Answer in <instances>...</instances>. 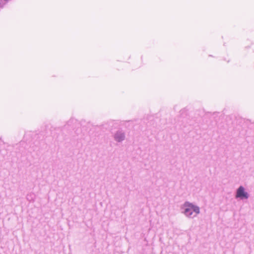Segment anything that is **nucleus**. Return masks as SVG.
I'll return each mask as SVG.
<instances>
[{
	"label": "nucleus",
	"instance_id": "obj_1",
	"mask_svg": "<svg viewBox=\"0 0 254 254\" xmlns=\"http://www.w3.org/2000/svg\"><path fill=\"white\" fill-rule=\"evenodd\" d=\"M182 213L187 217L193 218L200 213V208L189 201H186L181 206Z\"/></svg>",
	"mask_w": 254,
	"mask_h": 254
},
{
	"label": "nucleus",
	"instance_id": "obj_2",
	"mask_svg": "<svg viewBox=\"0 0 254 254\" xmlns=\"http://www.w3.org/2000/svg\"><path fill=\"white\" fill-rule=\"evenodd\" d=\"M250 195L245 190V188L241 186L236 190V198H240V199H247L249 198Z\"/></svg>",
	"mask_w": 254,
	"mask_h": 254
},
{
	"label": "nucleus",
	"instance_id": "obj_3",
	"mask_svg": "<svg viewBox=\"0 0 254 254\" xmlns=\"http://www.w3.org/2000/svg\"><path fill=\"white\" fill-rule=\"evenodd\" d=\"M113 137L116 142L120 143L125 140L126 134L123 130H118L115 132Z\"/></svg>",
	"mask_w": 254,
	"mask_h": 254
},
{
	"label": "nucleus",
	"instance_id": "obj_4",
	"mask_svg": "<svg viewBox=\"0 0 254 254\" xmlns=\"http://www.w3.org/2000/svg\"><path fill=\"white\" fill-rule=\"evenodd\" d=\"M10 0H0V8L3 7L4 5L7 3Z\"/></svg>",
	"mask_w": 254,
	"mask_h": 254
},
{
	"label": "nucleus",
	"instance_id": "obj_5",
	"mask_svg": "<svg viewBox=\"0 0 254 254\" xmlns=\"http://www.w3.org/2000/svg\"><path fill=\"white\" fill-rule=\"evenodd\" d=\"M26 198L27 199L30 201H33L34 200L33 197V194H28Z\"/></svg>",
	"mask_w": 254,
	"mask_h": 254
},
{
	"label": "nucleus",
	"instance_id": "obj_6",
	"mask_svg": "<svg viewBox=\"0 0 254 254\" xmlns=\"http://www.w3.org/2000/svg\"><path fill=\"white\" fill-rule=\"evenodd\" d=\"M71 123V121L67 123V126L69 125L70 124V123Z\"/></svg>",
	"mask_w": 254,
	"mask_h": 254
}]
</instances>
